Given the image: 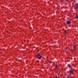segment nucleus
Masks as SVG:
<instances>
[{
  "instance_id": "1",
  "label": "nucleus",
  "mask_w": 78,
  "mask_h": 78,
  "mask_svg": "<svg viewBox=\"0 0 78 78\" xmlns=\"http://www.w3.org/2000/svg\"><path fill=\"white\" fill-rule=\"evenodd\" d=\"M76 7H74L75 9H78V3H76L75 4Z\"/></svg>"
},
{
  "instance_id": "2",
  "label": "nucleus",
  "mask_w": 78,
  "mask_h": 78,
  "mask_svg": "<svg viewBox=\"0 0 78 78\" xmlns=\"http://www.w3.org/2000/svg\"><path fill=\"white\" fill-rule=\"evenodd\" d=\"M37 56L38 57V59H41V58H42V56L40 55L39 54H37Z\"/></svg>"
},
{
  "instance_id": "3",
  "label": "nucleus",
  "mask_w": 78,
  "mask_h": 78,
  "mask_svg": "<svg viewBox=\"0 0 78 78\" xmlns=\"http://www.w3.org/2000/svg\"><path fill=\"white\" fill-rule=\"evenodd\" d=\"M70 23H71V22L70 21H67V22H66V24L67 25L70 24Z\"/></svg>"
},
{
  "instance_id": "4",
  "label": "nucleus",
  "mask_w": 78,
  "mask_h": 78,
  "mask_svg": "<svg viewBox=\"0 0 78 78\" xmlns=\"http://www.w3.org/2000/svg\"><path fill=\"white\" fill-rule=\"evenodd\" d=\"M70 72L71 74H73V72L72 70H70Z\"/></svg>"
},
{
  "instance_id": "5",
  "label": "nucleus",
  "mask_w": 78,
  "mask_h": 78,
  "mask_svg": "<svg viewBox=\"0 0 78 78\" xmlns=\"http://www.w3.org/2000/svg\"><path fill=\"white\" fill-rule=\"evenodd\" d=\"M66 50H67V48L64 49L63 50L64 52H65V51H66Z\"/></svg>"
},
{
  "instance_id": "6",
  "label": "nucleus",
  "mask_w": 78,
  "mask_h": 78,
  "mask_svg": "<svg viewBox=\"0 0 78 78\" xmlns=\"http://www.w3.org/2000/svg\"><path fill=\"white\" fill-rule=\"evenodd\" d=\"M73 48L74 50H75V49H76V46H73Z\"/></svg>"
},
{
  "instance_id": "7",
  "label": "nucleus",
  "mask_w": 78,
  "mask_h": 78,
  "mask_svg": "<svg viewBox=\"0 0 78 78\" xmlns=\"http://www.w3.org/2000/svg\"><path fill=\"white\" fill-rule=\"evenodd\" d=\"M76 19H78V16H77L75 17Z\"/></svg>"
},
{
  "instance_id": "8",
  "label": "nucleus",
  "mask_w": 78,
  "mask_h": 78,
  "mask_svg": "<svg viewBox=\"0 0 78 78\" xmlns=\"http://www.w3.org/2000/svg\"><path fill=\"white\" fill-rule=\"evenodd\" d=\"M48 63H50V64H51L52 63V62H51V61H49L48 62Z\"/></svg>"
},
{
  "instance_id": "9",
  "label": "nucleus",
  "mask_w": 78,
  "mask_h": 78,
  "mask_svg": "<svg viewBox=\"0 0 78 78\" xmlns=\"http://www.w3.org/2000/svg\"><path fill=\"white\" fill-rule=\"evenodd\" d=\"M68 67H69V68H71V66L70 65H69V66H68Z\"/></svg>"
},
{
  "instance_id": "10",
  "label": "nucleus",
  "mask_w": 78,
  "mask_h": 78,
  "mask_svg": "<svg viewBox=\"0 0 78 78\" xmlns=\"http://www.w3.org/2000/svg\"><path fill=\"white\" fill-rule=\"evenodd\" d=\"M56 69H57V68H58V66H55V67Z\"/></svg>"
},
{
  "instance_id": "11",
  "label": "nucleus",
  "mask_w": 78,
  "mask_h": 78,
  "mask_svg": "<svg viewBox=\"0 0 78 78\" xmlns=\"http://www.w3.org/2000/svg\"><path fill=\"white\" fill-rule=\"evenodd\" d=\"M64 32L65 33H66L67 32V30H66L64 31Z\"/></svg>"
},
{
  "instance_id": "12",
  "label": "nucleus",
  "mask_w": 78,
  "mask_h": 78,
  "mask_svg": "<svg viewBox=\"0 0 78 78\" xmlns=\"http://www.w3.org/2000/svg\"><path fill=\"white\" fill-rule=\"evenodd\" d=\"M60 73V72H59V73L58 74V75H59Z\"/></svg>"
},
{
  "instance_id": "13",
  "label": "nucleus",
  "mask_w": 78,
  "mask_h": 78,
  "mask_svg": "<svg viewBox=\"0 0 78 78\" xmlns=\"http://www.w3.org/2000/svg\"><path fill=\"white\" fill-rule=\"evenodd\" d=\"M67 78H69V76H67Z\"/></svg>"
},
{
  "instance_id": "14",
  "label": "nucleus",
  "mask_w": 78,
  "mask_h": 78,
  "mask_svg": "<svg viewBox=\"0 0 78 78\" xmlns=\"http://www.w3.org/2000/svg\"><path fill=\"white\" fill-rule=\"evenodd\" d=\"M55 78H58V77H55Z\"/></svg>"
},
{
  "instance_id": "15",
  "label": "nucleus",
  "mask_w": 78,
  "mask_h": 78,
  "mask_svg": "<svg viewBox=\"0 0 78 78\" xmlns=\"http://www.w3.org/2000/svg\"><path fill=\"white\" fill-rule=\"evenodd\" d=\"M58 0V1H59V0Z\"/></svg>"
}]
</instances>
